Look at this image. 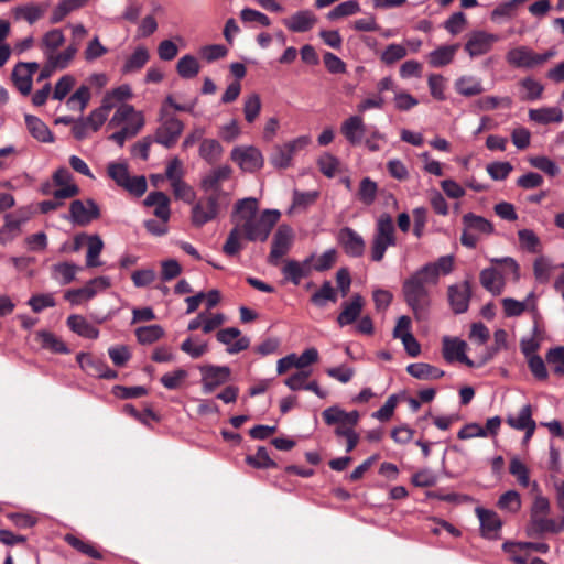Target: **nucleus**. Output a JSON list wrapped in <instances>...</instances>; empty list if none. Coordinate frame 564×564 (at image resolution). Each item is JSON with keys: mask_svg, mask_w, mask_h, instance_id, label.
Listing matches in <instances>:
<instances>
[{"mask_svg": "<svg viewBox=\"0 0 564 564\" xmlns=\"http://www.w3.org/2000/svg\"><path fill=\"white\" fill-rule=\"evenodd\" d=\"M89 99V88L83 85L67 99L66 105L72 110L78 109L79 111H83L88 105Z\"/></svg>", "mask_w": 564, "mask_h": 564, "instance_id": "5fc2aeb1", "label": "nucleus"}, {"mask_svg": "<svg viewBox=\"0 0 564 564\" xmlns=\"http://www.w3.org/2000/svg\"><path fill=\"white\" fill-rule=\"evenodd\" d=\"M25 124L33 138L41 142H53L54 138L48 127L37 117L25 115Z\"/></svg>", "mask_w": 564, "mask_h": 564, "instance_id": "bb28decb", "label": "nucleus"}, {"mask_svg": "<svg viewBox=\"0 0 564 564\" xmlns=\"http://www.w3.org/2000/svg\"><path fill=\"white\" fill-rule=\"evenodd\" d=\"M471 293V284L468 280L448 286L447 299L449 306L455 314H463L467 312Z\"/></svg>", "mask_w": 564, "mask_h": 564, "instance_id": "9b49d317", "label": "nucleus"}, {"mask_svg": "<svg viewBox=\"0 0 564 564\" xmlns=\"http://www.w3.org/2000/svg\"><path fill=\"white\" fill-rule=\"evenodd\" d=\"M88 249L86 254V265L88 268H96L101 265L98 257L104 249V241L98 235L87 236Z\"/></svg>", "mask_w": 564, "mask_h": 564, "instance_id": "58836bf2", "label": "nucleus"}, {"mask_svg": "<svg viewBox=\"0 0 564 564\" xmlns=\"http://www.w3.org/2000/svg\"><path fill=\"white\" fill-rule=\"evenodd\" d=\"M200 70V66L196 57L193 55H184L176 64L177 74L185 79L194 78Z\"/></svg>", "mask_w": 564, "mask_h": 564, "instance_id": "4c0bfd02", "label": "nucleus"}, {"mask_svg": "<svg viewBox=\"0 0 564 564\" xmlns=\"http://www.w3.org/2000/svg\"><path fill=\"white\" fill-rule=\"evenodd\" d=\"M512 100L510 97H495L486 96L476 101L477 107L482 111L497 109L500 106L511 107Z\"/></svg>", "mask_w": 564, "mask_h": 564, "instance_id": "338daca9", "label": "nucleus"}, {"mask_svg": "<svg viewBox=\"0 0 564 564\" xmlns=\"http://www.w3.org/2000/svg\"><path fill=\"white\" fill-rule=\"evenodd\" d=\"M502 549L516 564H527L530 554L529 550L523 546V542H505Z\"/></svg>", "mask_w": 564, "mask_h": 564, "instance_id": "8fccbe9b", "label": "nucleus"}, {"mask_svg": "<svg viewBox=\"0 0 564 564\" xmlns=\"http://www.w3.org/2000/svg\"><path fill=\"white\" fill-rule=\"evenodd\" d=\"M292 241V228L286 225L279 226L272 239V246L270 254L268 257V262L271 265L276 267L280 263L281 258L285 256L291 249Z\"/></svg>", "mask_w": 564, "mask_h": 564, "instance_id": "6e6552de", "label": "nucleus"}, {"mask_svg": "<svg viewBox=\"0 0 564 564\" xmlns=\"http://www.w3.org/2000/svg\"><path fill=\"white\" fill-rule=\"evenodd\" d=\"M108 175L121 187L127 185L129 181L130 174L128 171V165L126 163H109L108 164Z\"/></svg>", "mask_w": 564, "mask_h": 564, "instance_id": "e2e57ef3", "label": "nucleus"}, {"mask_svg": "<svg viewBox=\"0 0 564 564\" xmlns=\"http://www.w3.org/2000/svg\"><path fill=\"white\" fill-rule=\"evenodd\" d=\"M261 106L260 96L256 93L249 95L245 99L243 115L247 122L252 123L258 118L261 111Z\"/></svg>", "mask_w": 564, "mask_h": 564, "instance_id": "6e6d98bb", "label": "nucleus"}, {"mask_svg": "<svg viewBox=\"0 0 564 564\" xmlns=\"http://www.w3.org/2000/svg\"><path fill=\"white\" fill-rule=\"evenodd\" d=\"M455 89L465 97L480 95L485 89L479 79L471 76H463L455 82Z\"/></svg>", "mask_w": 564, "mask_h": 564, "instance_id": "c9c22d12", "label": "nucleus"}, {"mask_svg": "<svg viewBox=\"0 0 564 564\" xmlns=\"http://www.w3.org/2000/svg\"><path fill=\"white\" fill-rule=\"evenodd\" d=\"M408 54L406 48L401 44H389L382 52L380 59L386 65H392L398 61L403 59Z\"/></svg>", "mask_w": 564, "mask_h": 564, "instance_id": "13d9d810", "label": "nucleus"}, {"mask_svg": "<svg viewBox=\"0 0 564 564\" xmlns=\"http://www.w3.org/2000/svg\"><path fill=\"white\" fill-rule=\"evenodd\" d=\"M78 270H80V268L74 263H57L53 265V276L55 279L62 278L61 283L63 285H66L69 284L75 279V275Z\"/></svg>", "mask_w": 564, "mask_h": 564, "instance_id": "09e8293b", "label": "nucleus"}, {"mask_svg": "<svg viewBox=\"0 0 564 564\" xmlns=\"http://www.w3.org/2000/svg\"><path fill=\"white\" fill-rule=\"evenodd\" d=\"M476 514L480 521L482 535L488 539H496L502 525L499 516L495 511L481 507L476 508Z\"/></svg>", "mask_w": 564, "mask_h": 564, "instance_id": "f3484780", "label": "nucleus"}, {"mask_svg": "<svg viewBox=\"0 0 564 564\" xmlns=\"http://www.w3.org/2000/svg\"><path fill=\"white\" fill-rule=\"evenodd\" d=\"M239 336L240 330L236 327L220 329L216 334V338L219 343L228 345L227 352L231 355L246 350L250 345V339L248 337Z\"/></svg>", "mask_w": 564, "mask_h": 564, "instance_id": "dca6fc26", "label": "nucleus"}, {"mask_svg": "<svg viewBox=\"0 0 564 564\" xmlns=\"http://www.w3.org/2000/svg\"><path fill=\"white\" fill-rule=\"evenodd\" d=\"M12 80L17 87V89L24 96L29 95L32 89V77L25 72V66L23 62H20L15 65L12 70Z\"/></svg>", "mask_w": 564, "mask_h": 564, "instance_id": "e433bc0d", "label": "nucleus"}, {"mask_svg": "<svg viewBox=\"0 0 564 564\" xmlns=\"http://www.w3.org/2000/svg\"><path fill=\"white\" fill-rule=\"evenodd\" d=\"M292 158L291 150H288L284 145H276L270 155V162L276 167L285 169L290 165Z\"/></svg>", "mask_w": 564, "mask_h": 564, "instance_id": "69168bd1", "label": "nucleus"}, {"mask_svg": "<svg viewBox=\"0 0 564 564\" xmlns=\"http://www.w3.org/2000/svg\"><path fill=\"white\" fill-rule=\"evenodd\" d=\"M36 341L40 346L54 354H68L69 349L66 344L55 334L48 330H40L36 333Z\"/></svg>", "mask_w": 564, "mask_h": 564, "instance_id": "a878e982", "label": "nucleus"}, {"mask_svg": "<svg viewBox=\"0 0 564 564\" xmlns=\"http://www.w3.org/2000/svg\"><path fill=\"white\" fill-rule=\"evenodd\" d=\"M552 264L550 260L543 256L536 258L533 263V273L535 279L541 283H546L551 276Z\"/></svg>", "mask_w": 564, "mask_h": 564, "instance_id": "0e129e2a", "label": "nucleus"}, {"mask_svg": "<svg viewBox=\"0 0 564 564\" xmlns=\"http://www.w3.org/2000/svg\"><path fill=\"white\" fill-rule=\"evenodd\" d=\"M564 531V517L560 522L546 518V516L534 517L530 519L527 532L529 536L541 535L544 533H560Z\"/></svg>", "mask_w": 564, "mask_h": 564, "instance_id": "a211bd4d", "label": "nucleus"}, {"mask_svg": "<svg viewBox=\"0 0 564 564\" xmlns=\"http://www.w3.org/2000/svg\"><path fill=\"white\" fill-rule=\"evenodd\" d=\"M67 326L72 332L84 338L96 339L99 336V330L90 324L82 315H70L66 321Z\"/></svg>", "mask_w": 564, "mask_h": 564, "instance_id": "b1692460", "label": "nucleus"}, {"mask_svg": "<svg viewBox=\"0 0 564 564\" xmlns=\"http://www.w3.org/2000/svg\"><path fill=\"white\" fill-rule=\"evenodd\" d=\"M145 206H155L154 215L163 223H167L171 216L170 198L163 192H152L144 199Z\"/></svg>", "mask_w": 564, "mask_h": 564, "instance_id": "5701e85b", "label": "nucleus"}, {"mask_svg": "<svg viewBox=\"0 0 564 564\" xmlns=\"http://www.w3.org/2000/svg\"><path fill=\"white\" fill-rule=\"evenodd\" d=\"M327 301L337 302V292L329 281H325L321 289L311 296V302L317 307H324Z\"/></svg>", "mask_w": 564, "mask_h": 564, "instance_id": "79ce46f5", "label": "nucleus"}, {"mask_svg": "<svg viewBox=\"0 0 564 564\" xmlns=\"http://www.w3.org/2000/svg\"><path fill=\"white\" fill-rule=\"evenodd\" d=\"M96 295V290L89 283L79 289H72L65 292L64 297L73 305H78L84 300H90Z\"/></svg>", "mask_w": 564, "mask_h": 564, "instance_id": "3c124183", "label": "nucleus"}, {"mask_svg": "<svg viewBox=\"0 0 564 564\" xmlns=\"http://www.w3.org/2000/svg\"><path fill=\"white\" fill-rule=\"evenodd\" d=\"M554 55L555 52L552 50L543 54H538L530 47L521 45L509 50L506 54V61L512 67L531 69L544 64Z\"/></svg>", "mask_w": 564, "mask_h": 564, "instance_id": "423d86ee", "label": "nucleus"}, {"mask_svg": "<svg viewBox=\"0 0 564 564\" xmlns=\"http://www.w3.org/2000/svg\"><path fill=\"white\" fill-rule=\"evenodd\" d=\"M45 7L39 4L20 6L14 9L17 18H23L30 24L35 23L44 15Z\"/></svg>", "mask_w": 564, "mask_h": 564, "instance_id": "de8ad7c7", "label": "nucleus"}, {"mask_svg": "<svg viewBox=\"0 0 564 564\" xmlns=\"http://www.w3.org/2000/svg\"><path fill=\"white\" fill-rule=\"evenodd\" d=\"M406 371L410 376L420 380H436L445 375L442 369L425 362L410 364Z\"/></svg>", "mask_w": 564, "mask_h": 564, "instance_id": "393cba45", "label": "nucleus"}, {"mask_svg": "<svg viewBox=\"0 0 564 564\" xmlns=\"http://www.w3.org/2000/svg\"><path fill=\"white\" fill-rule=\"evenodd\" d=\"M150 58L149 51L145 46H138L134 52L127 58L123 67V74L139 72L148 63Z\"/></svg>", "mask_w": 564, "mask_h": 564, "instance_id": "2f4dec72", "label": "nucleus"}, {"mask_svg": "<svg viewBox=\"0 0 564 564\" xmlns=\"http://www.w3.org/2000/svg\"><path fill=\"white\" fill-rule=\"evenodd\" d=\"M204 393H212L217 387L230 379V368L227 366L205 365L199 367Z\"/></svg>", "mask_w": 564, "mask_h": 564, "instance_id": "9d476101", "label": "nucleus"}, {"mask_svg": "<svg viewBox=\"0 0 564 564\" xmlns=\"http://www.w3.org/2000/svg\"><path fill=\"white\" fill-rule=\"evenodd\" d=\"M341 305L343 311L337 316V323L340 327H344L355 323L359 318L365 301L360 294L356 293L351 296L349 302H344Z\"/></svg>", "mask_w": 564, "mask_h": 564, "instance_id": "aec40b11", "label": "nucleus"}, {"mask_svg": "<svg viewBox=\"0 0 564 564\" xmlns=\"http://www.w3.org/2000/svg\"><path fill=\"white\" fill-rule=\"evenodd\" d=\"M453 270L454 257L443 256L435 262L424 264L403 281L402 294L404 302L416 319H420L431 306L429 285H436L441 275H447Z\"/></svg>", "mask_w": 564, "mask_h": 564, "instance_id": "f03ea898", "label": "nucleus"}, {"mask_svg": "<svg viewBox=\"0 0 564 564\" xmlns=\"http://www.w3.org/2000/svg\"><path fill=\"white\" fill-rule=\"evenodd\" d=\"M258 200L252 197L239 199L236 203L232 213L235 226L223 246V251L227 256L239 253L242 248L240 243L241 237L249 241H265L269 238L281 214L276 209H265L258 216Z\"/></svg>", "mask_w": 564, "mask_h": 564, "instance_id": "f257e3e1", "label": "nucleus"}, {"mask_svg": "<svg viewBox=\"0 0 564 564\" xmlns=\"http://www.w3.org/2000/svg\"><path fill=\"white\" fill-rule=\"evenodd\" d=\"M519 242L522 249L531 253L541 251V241L535 232L531 229H520L518 231Z\"/></svg>", "mask_w": 564, "mask_h": 564, "instance_id": "a18cd8bd", "label": "nucleus"}, {"mask_svg": "<svg viewBox=\"0 0 564 564\" xmlns=\"http://www.w3.org/2000/svg\"><path fill=\"white\" fill-rule=\"evenodd\" d=\"M288 30L296 33L307 32L317 22L316 15L310 10H301L292 14L290 18L282 20Z\"/></svg>", "mask_w": 564, "mask_h": 564, "instance_id": "6ab92c4d", "label": "nucleus"}, {"mask_svg": "<svg viewBox=\"0 0 564 564\" xmlns=\"http://www.w3.org/2000/svg\"><path fill=\"white\" fill-rule=\"evenodd\" d=\"M77 51L78 46L76 44H70L61 53L54 52L51 56L47 57V59L48 62H52L58 69H64L73 61Z\"/></svg>", "mask_w": 564, "mask_h": 564, "instance_id": "603ef678", "label": "nucleus"}, {"mask_svg": "<svg viewBox=\"0 0 564 564\" xmlns=\"http://www.w3.org/2000/svg\"><path fill=\"white\" fill-rule=\"evenodd\" d=\"M246 463L257 469L275 468L276 463L270 458L269 453L264 446H259L254 455H248Z\"/></svg>", "mask_w": 564, "mask_h": 564, "instance_id": "ea45409f", "label": "nucleus"}, {"mask_svg": "<svg viewBox=\"0 0 564 564\" xmlns=\"http://www.w3.org/2000/svg\"><path fill=\"white\" fill-rule=\"evenodd\" d=\"M467 344L458 338L443 339V357L447 362L459 361L467 367H474L475 364L466 356Z\"/></svg>", "mask_w": 564, "mask_h": 564, "instance_id": "4468645a", "label": "nucleus"}, {"mask_svg": "<svg viewBox=\"0 0 564 564\" xmlns=\"http://www.w3.org/2000/svg\"><path fill=\"white\" fill-rule=\"evenodd\" d=\"M457 48V44L440 46L429 54V64L432 67H443L451 64L454 59Z\"/></svg>", "mask_w": 564, "mask_h": 564, "instance_id": "cd10ccee", "label": "nucleus"}, {"mask_svg": "<svg viewBox=\"0 0 564 564\" xmlns=\"http://www.w3.org/2000/svg\"><path fill=\"white\" fill-rule=\"evenodd\" d=\"M231 159L245 171H256L262 166L263 159L260 151L253 147L235 148L231 151Z\"/></svg>", "mask_w": 564, "mask_h": 564, "instance_id": "2eb2a0df", "label": "nucleus"}, {"mask_svg": "<svg viewBox=\"0 0 564 564\" xmlns=\"http://www.w3.org/2000/svg\"><path fill=\"white\" fill-rule=\"evenodd\" d=\"M164 335V329L160 325L141 326L135 329V336L140 344H152Z\"/></svg>", "mask_w": 564, "mask_h": 564, "instance_id": "37998d69", "label": "nucleus"}, {"mask_svg": "<svg viewBox=\"0 0 564 564\" xmlns=\"http://www.w3.org/2000/svg\"><path fill=\"white\" fill-rule=\"evenodd\" d=\"M340 132L350 144H360L366 133V126L362 117L351 116L346 119L341 123Z\"/></svg>", "mask_w": 564, "mask_h": 564, "instance_id": "4be33fe9", "label": "nucleus"}, {"mask_svg": "<svg viewBox=\"0 0 564 564\" xmlns=\"http://www.w3.org/2000/svg\"><path fill=\"white\" fill-rule=\"evenodd\" d=\"M337 240L344 252L351 258H360L365 253L364 238L350 227L339 229Z\"/></svg>", "mask_w": 564, "mask_h": 564, "instance_id": "f8f14e48", "label": "nucleus"}, {"mask_svg": "<svg viewBox=\"0 0 564 564\" xmlns=\"http://www.w3.org/2000/svg\"><path fill=\"white\" fill-rule=\"evenodd\" d=\"M509 473L517 478L521 487L527 488L529 486V469L519 458L513 457L510 460Z\"/></svg>", "mask_w": 564, "mask_h": 564, "instance_id": "bf43d9fd", "label": "nucleus"}, {"mask_svg": "<svg viewBox=\"0 0 564 564\" xmlns=\"http://www.w3.org/2000/svg\"><path fill=\"white\" fill-rule=\"evenodd\" d=\"M497 41H499V36L496 34L487 33L485 31H476L470 34L466 42L465 51L471 57L480 56L487 54Z\"/></svg>", "mask_w": 564, "mask_h": 564, "instance_id": "ddd939ff", "label": "nucleus"}, {"mask_svg": "<svg viewBox=\"0 0 564 564\" xmlns=\"http://www.w3.org/2000/svg\"><path fill=\"white\" fill-rule=\"evenodd\" d=\"M378 186L371 181L369 177H365L361 180L359 189H358V198L365 205H371L377 196Z\"/></svg>", "mask_w": 564, "mask_h": 564, "instance_id": "4d7b16f0", "label": "nucleus"}, {"mask_svg": "<svg viewBox=\"0 0 564 564\" xmlns=\"http://www.w3.org/2000/svg\"><path fill=\"white\" fill-rule=\"evenodd\" d=\"M529 162L533 167L544 172L551 177H554L560 173V167L547 156H533L529 160Z\"/></svg>", "mask_w": 564, "mask_h": 564, "instance_id": "680f3d73", "label": "nucleus"}, {"mask_svg": "<svg viewBox=\"0 0 564 564\" xmlns=\"http://www.w3.org/2000/svg\"><path fill=\"white\" fill-rule=\"evenodd\" d=\"M507 423L514 430L523 431L535 424L532 420V409L530 404L524 405L517 417L508 416Z\"/></svg>", "mask_w": 564, "mask_h": 564, "instance_id": "c03bdc74", "label": "nucleus"}, {"mask_svg": "<svg viewBox=\"0 0 564 564\" xmlns=\"http://www.w3.org/2000/svg\"><path fill=\"white\" fill-rule=\"evenodd\" d=\"M80 368L89 376L101 378L106 362L93 357L90 354L79 352L76 357Z\"/></svg>", "mask_w": 564, "mask_h": 564, "instance_id": "72a5a7b5", "label": "nucleus"}, {"mask_svg": "<svg viewBox=\"0 0 564 564\" xmlns=\"http://www.w3.org/2000/svg\"><path fill=\"white\" fill-rule=\"evenodd\" d=\"M529 118L541 124H549L551 122H561L563 120V111L557 107L530 109Z\"/></svg>", "mask_w": 564, "mask_h": 564, "instance_id": "c756f323", "label": "nucleus"}, {"mask_svg": "<svg viewBox=\"0 0 564 564\" xmlns=\"http://www.w3.org/2000/svg\"><path fill=\"white\" fill-rule=\"evenodd\" d=\"M65 42V36L59 29H53L46 32L41 42V48L43 50L46 58L56 52Z\"/></svg>", "mask_w": 564, "mask_h": 564, "instance_id": "f704fd0d", "label": "nucleus"}, {"mask_svg": "<svg viewBox=\"0 0 564 564\" xmlns=\"http://www.w3.org/2000/svg\"><path fill=\"white\" fill-rule=\"evenodd\" d=\"M187 371L180 368L172 372L163 375L160 381L164 388L169 390H176L182 386L183 381L187 378Z\"/></svg>", "mask_w": 564, "mask_h": 564, "instance_id": "052dcab7", "label": "nucleus"}, {"mask_svg": "<svg viewBox=\"0 0 564 564\" xmlns=\"http://www.w3.org/2000/svg\"><path fill=\"white\" fill-rule=\"evenodd\" d=\"M462 223L464 226L460 242L464 247L474 249L477 247L479 237L477 234L490 235L494 232V225L482 216L474 213H467L463 216Z\"/></svg>", "mask_w": 564, "mask_h": 564, "instance_id": "39448f33", "label": "nucleus"}, {"mask_svg": "<svg viewBox=\"0 0 564 564\" xmlns=\"http://www.w3.org/2000/svg\"><path fill=\"white\" fill-rule=\"evenodd\" d=\"M360 11L359 2L356 0H348L336 6L332 11L328 12L327 18L329 20H337L344 17L352 15Z\"/></svg>", "mask_w": 564, "mask_h": 564, "instance_id": "864d4df0", "label": "nucleus"}, {"mask_svg": "<svg viewBox=\"0 0 564 564\" xmlns=\"http://www.w3.org/2000/svg\"><path fill=\"white\" fill-rule=\"evenodd\" d=\"M231 167L229 165H223L214 169L200 182V187L205 193H217L225 192L221 188V183L227 181L231 175Z\"/></svg>", "mask_w": 564, "mask_h": 564, "instance_id": "412c9836", "label": "nucleus"}, {"mask_svg": "<svg viewBox=\"0 0 564 564\" xmlns=\"http://www.w3.org/2000/svg\"><path fill=\"white\" fill-rule=\"evenodd\" d=\"M184 130V123L175 116H170L164 107L161 109V124L158 127L154 141L166 149L173 148Z\"/></svg>", "mask_w": 564, "mask_h": 564, "instance_id": "0eeeda50", "label": "nucleus"}, {"mask_svg": "<svg viewBox=\"0 0 564 564\" xmlns=\"http://www.w3.org/2000/svg\"><path fill=\"white\" fill-rule=\"evenodd\" d=\"M479 280L481 285L494 295H499L503 290L501 275L494 268L484 269L479 274Z\"/></svg>", "mask_w": 564, "mask_h": 564, "instance_id": "7c9ffc66", "label": "nucleus"}, {"mask_svg": "<svg viewBox=\"0 0 564 564\" xmlns=\"http://www.w3.org/2000/svg\"><path fill=\"white\" fill-rule=\"evenodd\" d=\"M229 205L227 192L205 193L192 207L191 221L196 228H200L215 220L223 209Z\"/></svg>", "mask_w": 564, "mask_h": 564, "instance_id": "7ed1b4c3", "label": "nucleus"}, {"mask_svg": "<svg viewBox=\"0 0 564 564\" xmlns=\"http://www.w3.org/2000/svg\"><path fill=\"white\" fill-rule=\"evenodd\" d=\"M223 147L216 139H203L199 145V156L209 164L217 163L223 155Z\"/></svg>", "mask_w": 564, "mask_h": 564, "instance_id": "c85d7f7f", "label": "nucleus"}, {"mask_svg": "<svg viewBox=\"0 0 564 564\" xmlns=\"http://www.w3.org/2000/svg\"><path fill=\"white\" fill-rule=\"evenodd\" d=\"M282 273L295 285L300 284L303 278L308 276V270L303 269V265L295 260H288L282 269Z\"/></svg>", "mask_w": 564, "mask_h": 564, "instance_id": "49530a36", "label": "nucleus"}, {"mask_svg": "<svg viewBox=\"0 0 564 564\" xmlns=\"http://www.w3.org/2000/svg\"><path fill=\"white\" fill-rule=\"evenodd\" d=\"M64 541L76 551L95 560H101L102 553L90 542H86L74 534H66Z\"/></svg>", "mask_w": 564, "mask_h": 564, "instance_id": "473e14b6", "label": "nucleus"}, {"mask_svg": "<svg viewBox=\"0 0 564 564\" xmlns=\"http://www.w3.org/2000/svg\"><path fill=\"white\" fill-rule=\"evenodd\" d=\"M397 245L395 227L392 217L384 213L379 216L376 223L375 232L371 240L370 258L375 262H380L384 258L389 247Z\"/></svg>", "mask_w": 564, "mask_h": 564, "instance_id": "20e7f679", "label": "nucleus"}, {"mask_svg": "<svg viewBox=\"0 0 564 564\" xmlns=\"http://www.w3.org/2000/svg\"><path fill=\"white\" fill-rule=\"evenodd\" d=\"M545 360L551 366L553 375L564 377V346L549 349Z\"/></svg>", "mask_w": 564, "mask_h": 564, "instance_id": "a19ab883", "label": "nucleus"}, {"mask_svg": "<svg viewBox=\"0 0 564 564\" xmlns=\"http://www.w3.org/2000/svg\"><path fill=\"white\" fill-rule=\"evenodd\" d=\"M70 219L78 226H87L93 220L100 217V209L96 202L91 198L85 202L75 199L69 206Z\"/></svg>", "mask_w": 564, "mask_h": 564, "instance_id": "1a4fd4ad", "label": "nucleus"}, {"mask_svg": "<svg viewBox=\"0 0 564 564\" xmlns=\"http://www.w3.org/2000/svg\"><path fill=\"white\" fill-rule=\"evenodd\" d=\"M498 507L502 510L517 512L521 507L520 495L514 490L502 494L498 500Z\"/></svg>", "mask_w": 564, "mask_h": 564, "instance_id": "774afa93", "label": "nucleus"}]
</instances>
